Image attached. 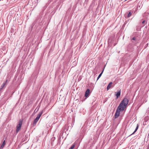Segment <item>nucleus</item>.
Instances as JSON below:
<instances>
[{
    "instance_id": "nucleus-1",
    "label": "nucleus",
    "mask_w": 149,
    "mask_h": 149,
    "mask_svg": "<svg viewBox=\"0 0 149 149\" xmlns=\"http://www.w3.org/2000/svg\"><path fill=\"white\" fill-rule=\"evenodd\" d=\"M43 113V111H42L40 112L38 114L37 116L35 119L34 120L33 122V125H35L39 120L40 117L41 115Z\"/></svg>"
},
{
    "instance_id": "nucleus-2",
    "label": "nucleus",
    "mask_w": 149,
    "mask_h": 149,
    "mask_svg": "<svg viewBox=\"0 0 149 149\" xmlns=\"http://www.w3.org/2000/svg\"><path fill=\"white\" fill-rule=\"evenodd\" d=\"M22 120H20L19 121V123L17 126V128L16 132L17 133L19 130L20 129L22 125Z\"/></svg>"
},
{
    "instance_id": "nucleus-3",
    "label": "nucleus",
    "mask_w": 149,
    "mask_h": 149,
    "mask_svg": "<svg viewBox=\"0 0 149 149\" xmlns=\"http://www.w3.org/2000/svg\"><path fill=\"white\" fill-rule=\"evenodd\" d=\"M126 107V106L121 102L117 109H119V110L123 111Z\"/></svg>"
},
{
    "instance_id": "nucleus-4",
    "label": "nucleus",
    "mask_w": 149,
    "mask_h": 149,
    "mask_svg": "<svg viewBox=\"0 0 149 149\" xmlns=\"http://www.w3.org/2000/svg\"><path fill=\"white\" fill-rule=\"evenodd\" d=\"M129 102V100L127 98H125L121 101V102L123 104L126 106L128 104Z\"/></svg>"
},
{
    "instance_id": "nucleus-5",
    "label": "nucleus",
    "mask_w": 149,
    "mask_h": 149,
    "mask_svg": "<svg viewBox=\"0 0 149 149\" xmlns=\"http://www.w3.org/2000/svg\"><path fill=\"white\" fill-rule=\"evenodd\" d=\"M120 111V110H119V109H117L115 114V118H117L119 116Z\"/></svg>"
},
{
    "instance_id": "nucleus-6",
    "label": "nucleus",
    "mask_w": 149,
    "mask_h": 149,
    "mask_svg": "<svg viewBox=\"0 0 149 149\" xmlns=\"http://www.w3.org/2000/svg\"><path fill=\"white\" fill-rule=\"evenodd\" d=\"M90 93V90L89 89H87V90H86V91L85 92V96L86 97H88L89 96V94Z\"/></svg>"
},
{
    "instance_id": "nucleus-7",
    "label": "nucleus",
    "mask_w": 149,
    "mask_h": 149,
    "mask_svg": "<svg viewBox=\"0 0 149 149\" xmlns=\"http://www.w3.org/2000/svg\"><path fill=\"white\" fill-rule=\"evenodd\" d=\"M116 95V96L117 99L120 96L121 91L120 90L118 91L117 93L115 92Z\"/></svg>"
},
{
    "instance_id": "nucleus-8",
    "label": "nucleus",
    "mask_w": 149,
    "mask_h": 149,
    "mask_svg": "<svg viewBox=\"0 0 149 149\" xmlns=\"http://www.w3.org/2000/svg\"><path fill=\"white\" fill-rule=\"evenodd\" d=\"M112 84V82H110L109 83L107 87V91H108L111 87Z\"/></svg>"
},
{
    "instance_id": "nucleus-9",
    "label": "nucleus",
    "mask_w": 149,
    "mask_h": 149,
    "mask_svg": "<svg viewBox=\"0 0 149 149\" xmlns=\"http://www.w3.org/2000/svg\"><path fill=\"white\" fill-rule=\"evenodd\" d=\"M5 140H4L3 141L2 143L1 144V145L0 149H2L4 147V146L5 145Z\"/></svg>"
},
{
    "instance_id": "nucleus-10",
    "label": "nucleus",
    "mask_w": 149,
    "mask_h": 149,
    "mask_svg": "<svg viewBox=\"0 0 149 149\" xmlns=\"http://www.w3.org/2000/svg\"><path fill=\"white\" fill-rule=\"evenodd\" d=\"M104 69H103V70L99 74V75L98 76V77L97 78V80L99 79V78L101 77V76L103 71H104Z\"/></svg>"
},
{
    "instance_id": "nucleus-11",
    "label": "nucleus",
    "mask_w": 149,
    "mask_h": 149,
    "mask_svg": "<svg viewBox=\"0 0 149 149\" xmlns=\"http://www.w3.org/2000/svg\"><path fill=\"white\" fill-rule=\"evenodd\" d=\"M7 81V80H6V82L4 83H3L2 85L1 86V89H2L4 87V86H5V85H6V82Z\"/></svg>"
},
{
    "instance_id": "nucleus-12",
    "label": "nucleus",
    "mask_w": 149,
    "mask_h": 149,
    "mask_svg": "<svg viewBox=\"0 0 149 149\" xmlns=\"http://www.w3.org/2000/svg\"><path fill=\"white\" fill-rule=\"evenodd\" d=\"M138 125H137L136 128L134 132L132 134H131V135L134 134L136 131L138 129Z\"/></svg>"
},
{
    "instance_id": "nucleus-13",
    "label": "nucleus",
    "mask_w": 149,
    "mask_h": 149,
    "mask_svg": "<svg viewBox=\"0 0 149 149\" xmlns=\"http://www.w3.org/2000/svg\"><path fill=\"white\" fill-rule=\"evenodd\" d=\"M131 15H132V14H131V13L130 11L129 12V13H128V15H127V17H130L131 16Z\"/></svg>"
},
{
    "instance_id": "nucleus-14",
    "label": "nucleus",
    "mask_w": 149,
    "mask_h": 149,
    "mask_svg": "<svg viewBox=\"0 0 149 149\" xmlns=\"http://www.w3.org/2000/svg\"><path fill=\"white\" fill-rule=\"evenodd\" d=\"M74 146L75 145H73L69 148V149H73L74 147Z\"/></svg>"
},
{
    "instance_id": "nucleus-15",
    "label": "nucleus",
    "mask_w": 149,
    "mask_h": 149,
    "mask_svg": "<svg viewBox=\"0 0 149 149\" xmlns=\"http://www.w3.org/2000/svg\"><path fill=\"white\" fill-rule=\"evenodd\" d=\"M136 39V38L134 37H133L132 39L134 40H135Z\"/></svg>"
},
{
    "instance_id": "nucleus-16",
    "label": "nucleus",
    "mask_w": 149,
    "mask_h": 149,
    "mask_svg": "<svg viewBox=\"0 0 149 149\" xmlns=\"http://www.w3.org/2000/svg\"><path fill=\"white\" fill-rule=\"evenodd\" d=\"M145 20H144L142 22V23L144 24L145 23Z\"/></svg>"
},
{
    "instance_id": "nucleus-17",
    "label": "nucleus",
    "mask_w": 149,
    "mask_h": 149,
    "mask_svg": "<svg viewBox=\"0 0 149 149\" xmlns=\"http://www.w3.org/2000/svg\"><path fill=\"white\" fill-rule=\"evenodd\" d=\"M38 109H36V110H37V111L38 110Z\"/></svg>"
},
{
    "instance_id": "nucleus-18",
    "label": "nucleus",
    "mask_w": 149,
    "mask_h": 149,
    "mask_svg": "<svg viewBox=\"0 0 149 149\" xmlns=\"http://www.w3.org/2000/svg\"><path fill=\"white\" fill-rule=\"evenodd\" d=\"M38 109H36V110H37V111L38 110Z\"/></svg>"
},
{
    "instance_id": "nucleus-19",
    "label": "nucleus",
    "mask_w": 149,
    "mask_h": 149,
    "mask_svg": "<svg viewBox=\"0 0 149 149\" xmlns=\"http://www.w3.org/2000/svg\"><path fill=\"white\" fill-rule=\"evenodd\" d=\"M148 147L149 148V144L148 145Z\"/></svg>"
},
{
    "instance_id": "nucleus-20",
    "label": "nucleus",
    "mask_w": 149,
    "mask_h": 149,
    "mask_svg": "<svg viewBox=\"0 0 149 149\" xmlns=\"http://www.w3.org/2000/svg\"><path fill=\"white\" fill-rule=\"evenodd\" d=\"M36 109H37V108L36 109H35V111L36 110Z\"/></svg>"
},
{
    "instance_id": "nucleus-21",
    "label": "nucleus",
    "mask_w": 149,
    "mask_h": 149,
    "mask_svg": "<svg viewBox=\"0 0 149 149\" xmlns=\"http://www.w3.org/2000/svg\"><path fill=\"white\" fill-rule=\"evenodd\" d=\"M148 135L149 136V134H148Z\"/></svg>"
},
{
    "instance_id": "nucleus-22",
    "label": "nucleus",
    "mask_w": 149,
    "mask_h": 149,
    "mask_svg": "<svg viewBox=\"0 0 149 149\" xmlns=\"http://www.w3.org/2000/svg\"><path fill=\"white\" fill-rule=\"evenodd\" d=\"M27 149H28V148H27Z\"/></svg>"
}]
</instances>
